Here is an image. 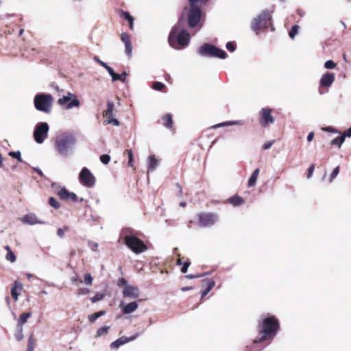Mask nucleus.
<instances>
[{
	"instance_id": "obj_23",
	"label": "nucleus",
	"mask_w": 351,
	"mask_h": 351,
	"mask_svg": "<svg viewBox=\"0 0 351 351\" xmlns=\"http://www.w3.org/2000/svg\"><path fill=\"white\" fill-rule=\"evenodd\" d=\"M142 300H138V302H132L122 307V313L123 314H130L135 311L138 308V302H141Z\"/></svg>"
},
{
	"instance_id": "obj_1",
	"label": "nucleus",
	"mask_w": 351,
	"mask_h": 351,
	"mask_svg": "<svg viewBox=\"0 0 351 351\" xmlns=\"http://www.w3.org/2000/svg\"><path fill=\"white\" fill-rule=\"evenodd\" d=\"M257 328L259 337L254 341V344L274 339L280 330V323L274 315H269L258 322Z\"/></svg>"
},
{
	"instance_id": "obj_7",
	"label": "nucleus",
	"mask_w": 351,
	"mask_h": 351,
	"mask_svg": "<svg viewBox=\"0 0 351 351\" xmlns=\"http://www.w3.org/2000/svg\"><path fill=\"white\" fill-rule=\"evenodd\" d=\"M271 16L269 11H263L251 23L252 29L258 33L259 30L267 29L271 25Z\"/></svg>"
},
{
	"instance_id": "obj_15",
	"label": "nucleus",
	"mask_w": 351,
	"mask_h": 351,
	"mask_svg": "<svg viewBox=\"0 0 351 351\" xmlns=\"http://www.w3.org/2000/svg\"><path fill=\"white\" fill-rule=\"evenodd\" d=\"M335 80V75L333 73L326 72L324 73L319 81L320 88L319 93L322 95L326 92L322 90L323 88H328L331 86Z\"/></svg>"
},
{
	"instance_id": "obj_63",
	"label": "nucleus",
	"mask_w": 351,
	"mask_h": 351,
	"mask_svg": "<svg viewBox=\"0 0 351 351\" xmlns=\"http://www.w3.org/2000/svg\"><path fill=\"white\" fill-rule=\"evenodd\" d=\"M180 254H178V258L177 259V265H181L184 262L182 261V258L180 257Z\"/></svg>"
},
{
	"instance_id": "obj_54",
	"label": "nucleus",
	"mask_w": 351,
	"mask_h": 351,
	"mask_svg": "<svg viewBox=\"0 0 351 351\" xmlns=\"http://www.w3.org/2000/svg\"><path fill=\"white\" fill-rule=\"evenodd\" d=\"M104 68L107 70V71L108 72L110 75L112 77L114 74L115 73L112 67L109 66L108 64L106 66H105Z\"/></svg>"
},
{
	"instance_id": "obj_11",
	"label": "nucleus",
	"mask_w": 351,
	"mask_h": 351,
	"mask_svg": "<svg viewBox=\"0 0 351 351\" xmlns=\"http://www.w3.org/2000/svg\"><path fill=\"white\" fill-rule=\"evenodd\" d=\"M218 219V215L214 213H201L198 215V224L201 227L212 226Z\"/></svg>"
},
{
	"instance_id": "obj_14",
	"label": "nucleus",
	"mask_w": 351,
	"mask_h": 351,
	"mask_svg": "<svg viewBox=\"0 0 351 351\" xmlns=\"http://www.w3.org/2000/svg\"><path fill=\"white\" fill-rule=\"evenodd\" d=\"M114 105L113 101H108L107 109L103 112L104 117L106 118V123L108 124H113L114 125L119 126L120 123L118 119L113 118V111Z\"/></svg>"
},
{
	"instance_id": "obj_49",
	"label": "nucleus",
	"mask_w": 351,
	"mask_h": 351,
	"mask_svg": "<svg viewBox=\"0 0 351 351\" xmlns=\"http://www.w3.org/2000/svg\"><path fill=\"white\" fill-rule=\"evenodd\" d=\"M191 265V262L189 259L184 261L182 264V267L181 268V271L183 274H186L188 269V267Z\"/></svg>"
},
{
	"instance_id": "obj_39",
	"label": "nucleus",
	"mask_w": 351,
	"mask_h": 351,
	"mask_svg": "<svg viewBox=\"0 0 351 351\" xmlns=\"http://www.w3.org/2000/svg\"><path fill=\"white\" fill-rule=\"evenodd\" d=\"M23 328L22 327H17V331L14 335L15 339L18 341H21L23 339Z\"/></svg>"
},
{
	"instance_id": "obj_6",
	"label": "nucleus",
	"mask_w": 351,
	"mask_h": 351,
	"mask_svg": "<svg viewBox=\"0 0 351 351\" xmlns=\"http://www.w3.org/2000/svg\"><path fill=\"white\" fill-rule=\"evenodd\" d=\"M53 98L49 94L40 93L34 97V104L36 110L49 113L51 112Z\"/></svg>"
},
{
	"instance_id": "obj_60",
	"label": "nucleus",
	"mask_w": 351,
	"mask_h": 351,
	"mask_svg": "<svg viewBox=\"0 0 351 351\" xmlns=\"http://www.w3.org/2000/svg\"><path fill=\"white\" fill-rule=\"evenodd\" d=\"M314 138V132H311L308 134V136H307V141L308 142H311Z\"/></svg>"
},
{
	"instance_id": "obj_51",
	"label": "nucleus",
	"mask_w": 351,
	"mask_h": 351,
	"mask_svg": "<svg viewBox=\"0 0 351 351\" xmlns=\"http://www.w3.org/2000/svg\"><path fill=\"white\" fill-rule=\"evenodd\" d=\"M235 48H236V47H235V45H234V43H232V42H228L226 43V49L228 51L232 52V51H234L235 50Z\"/></svg>"
},
{
	"instance_id": "obj_30",
	"label": "nucleus",
	"mask_w": 351,
	"mask_h": 351,
	"mask_svg": "<svg viewBox=\"0 0 351 351\" xmlns=\"http://www.w3.org/2000/svg\"><path fill=\"white\" fill-rule=\"evenodd\" d=\"M158 166V160L155 158L154 155H152L149 157V167L148 171H154Z\"/></svg>"
},
{
	"instance_id": "obj_3",
	"label": "nucleus",
	"mask_w": 351,
	"mask_h": 351,
	"mask_svg": "<svg viewBox=\"0 0 351 351\" xmlns=\"http://www.w3.org/2000/svg\"><path fill=\"white\" fill-rule=\"evenodd\" d=\"M208 0H189V9L187 13V23L191 27H195L201 21L202 11L201 6L208 2Z\"/></svg>"
},
{
	"instance_id": "obj_17",
	"label": "nucleus",
	"mask_w": 351,
	"mask_h": 351,
	"mask_svg": "<svg viewBox=\"0 0 351 351\" xmlns=\"http://www.w3.org/2000/svg\"><path fill=\"white\" fill-rule=\"evenodd\" d=\"M123 295L124 298L137 299L140 295L139 289L132 285L126 287L123 290Z\"/></svg>"
},
{
	"instance_id": "obj_59",
	"label": "nucleus",
	"mask_w": 351,
	"mask_h": 351,
	"mask_svg": "<svg viewBox=\"0 0 351 351\" xmlns=\"http://www.w3.org/2000/svg\"><path fill=\"white\" fill-rule=\"evenodd\" d=\"M322 130L330 132H337V130L332 127L324 128Z\"/></svg>"
},
{
	"instance_id": "obj_10",
	"label": "nucleus",
	"mask_w": 351,
	"mask_h": 351,
	"mask_svg": "<svg viewBox=\"0 0 351 351\" xmlns=\"http://www.w3.org/2000/svg\"><path fill=\"white\" fill-rule=\"evenodd\" d=\"M79 181L83 186L91 188L95 184L96 178L88 168L83 167L79 174Z\"/></svg>"
},
{
	"instance_id": "obj_20",
	"label": "nucleus",
	"mask_w": 351,
	"mask_h": 351,
	"mask_svg": "<svg viewBox=\"0 0 351 351\" xmlns=\"http://www.w3.org/2000/svg\"><path fill=\"white\" fill-rule=\"evenodd\" d=\"M121 40L125 44V53L130 57L132 52V45L130 36L128 33L123 32L121 34Z\"/></svg>"
},
{
	"instance_id": "obj_56",
	"label": "nucleus",
	"mask_w": 351,
	"mask_h": 351,
	"mask_svg": "<svg viewBox=\"0 0 351 351\" xmlns=\"http://www.w3.org/2000/svg\"><path fill=\"white\" fill-rule=\"evenodd\" d=\"M94 60L96 61L97 62H98L104 68L105 67V66L107 65L106 63H105L103 61L100 60L99 58L98 57H97V56L94 57Z\"/></svg>"
},
{
	"instance_id": "obj_58",
	"label": "nucleus",
	"mask_w": 351,
	"mask_h": 351,
	"mask_svg": "<svg viewBox=\"0 0 351 351\" xmlns=\"http://www.w3.org/2000/svg\"><path fill=\"white\" fill-rule=\"evenodd\" d=\"M57 234L60 238H62L64 236V232L63 231V229H62V228L58 229Z\"/></svg>"
},
{
	"instance_id": "obj_21",
	"label": "nucleus",
	"mask_w": 351,
	"mask_h": 351,
	"mask_svg": "<svg viewBox=\"0 0 351 351\" xmlns=\"http://www.w3.org/2000/svg\"><path fill=\"white\" fill-rule=\"evenodd\" d=\"M117 13L123 20L127 21L128 22L130 29L131 30H133L134 19L132 17V16H131V14L129 12H125L123 10H118Z\"/></svg>"
},
{
	"instance_id": "obj_41",
	"label": "nucleus",
	"mask_w": 351,
	"mask_h": 351,
	"mask_svg": "<svg viewBox=\"0 0 351 351\" xmlns=\"http://www.w3.org/2000/svg\"><path fill=\"white\" fill-rule=\"evenodd\" d=\"M300 27L299 25H293L289 34V36L291 38H294V37L297 35L298 32V29H299Z\"/></svg>"
},
{
	"instance_id": "obj_46",
	"label": "nucleus",
	"mask_w": 351,
	"mask_h": 351,
	"mask_svg": "<svg viewBox=\"0 0 351 351\" xmlns=\"http://www.w3.org/2000/svg\"><path fill=\"white\" fill-rule=\"evenodd\" d=\"M101 162L104 165H108L110 160V156L108 154H103L100 156Z\"/></svg>"
},
{
	"instance_id": "obj_9",
	"label": "nucleus",
	"mask_w": 351,
	"mask_h": 351,
	"mask_svg": "<svg viewBox=\"0 0 351 351\" xmlns=\"http://www.w3.org/2000/svg\"><path fill=\"white\" fill-rule=\"evenodd\" d=\"M272 112L273 110L268 107L263 108L259 111L258 121L262 127L267 128L274 123L275 118L272 115Z\"/></svg>"
},
{
	"instance_id": "obj_33",
	"label": "nucleus",
	"mask_w": 351,
	"mask_h": 351,
	"mask_svg": "<svg viewBox=\"0 0 351 351\" xmlns=\"http://www.w3.org/2000/svg\"><path fill=\"white\" fill-rule=\"evenodd\" d=\"M344 141H345L344 136H342L341 135V136H337V138H335L334 139L331 140L330 142V144L331 145H337L339 148H340L342 143Z\"/></svg>"
},
{
	"instance_id": "obj_22",
	"label": "nucleus",
	"mask_w": 351,
	"mask_h": 351,
	"mask_svg": "<svg viewBox=\"0 0 351 351\" xmlns=\"http://www.w3.org/2000/svg\"><path fill=\"white\" fill-rule=\"evenodd\" d=\"M215 282L212 279H204L202 280V286L206 287V289L202 293V298L205 297L215 287Z\"/></svg>"
},
{
	"instance_id": "obj_25",
	"label": "nucleus",
	"mask_w": 351,
	"mask_h": 351,
	"mask_svg": "<svg viewBox=\"0 0 351 351\" xmlns=\"http://www.w3.org/2000/svg\"><path fill=\"white\" fill-rule=\"evenodd\" d=\"M228 202L234 206H241L245 203L244 199L237 195L228 198Z\"/></svg>"
},
{
	"instance_id": "obj_29",
	"label": "nucleus",
	"mask_w": 351,
	"mask_h": 351,
	"mask_svg": "<svg viewBox=\"0 0 351 351\" xmlns=\"http://www.w3.org/2000/svg\"><path fill=\"white\" fill-rule=\"evenodd\" d=\"M243 123L241 120L233 121H226V122H223V123L217 124V125L213 126V128H217L223 127V126H230V125H243Z\"/></svg>"
},
{
	"instance_id": "obj_16",
	"label": "nucleus",
	"mask_w": 351,
	"mask_h": 351,
	"mask_svg": "<svg viewBox=\"0 0 351 351\" xmlns=\"http://www.w3.org/2000/svg\"><path fill=\"white\" fill-rule=\"evenodd\" d=\"M57 195L62 200L68 201L71 202H78V197L73 192H70L65 187H62L58 192Z\"/></svg>"
},
{
	"instance_id": "obj_47",
	"label": "nucleus",
	"mask_w": 351,
	"mask_h": 351,
	"mask_svg": "<svg viewBox=\"0 0 351 351\" xmlns=\"http://www.w3.org/2000/svg\"><path fill=\"white\" fill-rule=\"evenodd\" d=\"M117 285L123 287V289L129 286L128 285V281L124 278H121L117 280Z\"/></svg>"
},
{
	"instance_id": "obj_8",
	"label": "nucleus",
	"mask_w": 351,
	"mask_h": 351,
	"mask_svg": "<svg viewBox=\"0 0 351 351\" xmlns=\"http://www.w3.org/2000/svg\"><path fill=\"white\" fill-rule=\"evenodd\" d=\"M198 53L203 56L215 57L221 59H225L227 57V53L224 50L208 43L202 45L198 49Z\"/></svg>"
},
{
	"instance_id": "obj_57",
	"label": "nucleus",
	"mask_w": 351,
	"mask_h": 351,
	"mask_svg": "<svg viewBox=\"0 0 351 351\" xmlns=\"http://www.w3.org/2000/svg\"><path fill=\"white\" fill-rule=\"evenodd\" d=\"M203 275H193V274H188L185 276L186 278L188 279H193V278H197L199 277H202Z\"/></svg>"
},
{
	"instance_id": "obj_13",
	"label": "nucleus",
	"mask_w": 351,
	"mask_h": 351,
	"mask_svg": "<svg viewBox=\"0 0 351 351\" xmlns=\"http://www.w3.org/2000/svg\"><path fill=\"white\" fill-rule=\"evenodd\" d=\"M57 103L61 106H65L66 109H71L74 107L80 106V101L75 95L71 93H68L66 95L59 98Z\"/></svg>"
},
{
	"instance_id": "obj_45",
	"label": "nucleus",
	"mask_w": 351,
	"mask_h": 351,
	"mask_svg": "<svg viewBox=\"0 0 351 351\" xmlns=\"http://www.w3.org/2000/svg\"><path fill=\"white\" fill-rule=\"evenodd\" d=\"M339 167H335L333 171H332L330 176V180H329V182H332L333 181V180L337 177V176L339 174Z\"/></svg>"
},
{
	"instance_id": "obj_50",
	"label": "nucleus",
	"mask_w": 351,
	"mask_h": 351,
	"mask_svg": "<svg viewBox=\"0 0 351 351\" xmlns=\"http://www.w3.org/2000/svg\"><path fill=\"white\" fill-rule=\"evenodd\" d=\"M89 293H90V290L87 288H80V289H77V294L78 295H86Z\"/></svg>"
},
{
	"instance_id": "obj_64",
	"label": "nucleus",
	"mask_w": 351,
	"mask_h": 351,
	"mask_svg": "<svg viewBox=\"0 0 351 351\" xmlns=\"http://www.w3.org/2000/svg\"><path fill=\"white\" fill-rule=\"evenodd\" d=\"M62 229H63L64 232H66L69 230V227L67 226H64Z\"/></svg>"
},
{
	"instance_id": "obj_43",
	"label": "nucleus",
	"mask_w": 351,
	"mask_h": 351,
	"mask_svg": "<svg viewBox=\"0 0 351 351\" xmlns=\"http://www.w3.org/2000/svg\"><path fill=\"white\" fill-rule=\"evenodd\" d=\"M8 154L11 157L17 159L19 162H23V160H22L21 156V152L19 151H17V152H9Z\"/></svg>"
},
{
	"instance_id": "obj_36",
	"label": "nucleus",
	"mask_w": 351,
	"mask_h": 351,
	"mask_svg": "<svg viewBox=\"0 0 351 351\" xmlns=\"http://www.w3.org/2000/svg\"><path fill=\"white\" fill-rule=\"evenodd\" d=\"M124 155L127 154L128 157V165L129 167H133V152L132 149H126L124 153Z\"/></svg>"
},
{
	"instance_id": "obj_12",
	"label": "nucleus",
	"mask_w": 351,
	"mask_h": 351,
	"mask_svg": "<svg viewBox=\"0 0 351 351\" xmlns=\"http://www.w3.org/2000/svg\"><path fill=\"white\" fill-rule=\"evenodd\" d=\"M48 132L49 125L47 123H38L36 125L35 130L34 131V138L35 141L39 144L43 143L47 136Z\"/></svg>"
},
{
	"instance_id": "obj_19",
	"label": "nucleus",
	"mask_w": 351,
	"mask_h": 351,
	"mask_svg": "<svg viewBox=\"0 0 351 351\" xmlns=\"http://www.w3.org/2000/svg\"><path fill=\"white\" fill-rule=\"evenodd\" d=\"M23 288V284L18 280H15L12 284L10 293L15 302L19 300V296L21 295Z\"/></svg>"
},
{
	"instance_id": "obj_31",
	"label": "nucleus",
	"mask_w": 351,
	"mask_h": 351,
	"mask_svg": "<svg viewBox=\"0 0 351 351\" xmlns=\"http://www.w3.org/2000/svg\"><path fill=\"white\" fill-rule=\"evenodd\" d=\"M5 249L7 250L8 253L6 254V259L11 263H14L16 261V256L14 252L12 251L9 245H6Z\"/></svg>"
},
{
	"instance_id": "obj_40",
	"label": "nucleus",
	"mask_w": 351,
	"mask_h": 351,
	"mask_svg": "<svg viewBox=\"0 0 351 351\" xmlns=\"http://www.w3.org/2000/svg\"><path fill=\"white\" fill-rule=\"evenodd\" d=\"M93 277L91 276L90 274H86L84 275V282L87 285H89V286H92L93 285Z\"/></svg>"
},
{
	"instance_id": "obj_52",
	"label": "nucleus",
	"mask_w": 351,
	"mask_h": 351,
	"mask_svg": "<svg viewBox=\"0 0 351 351\" xmlns=\"http://www.w3.org/2000/svg\"><path fill=\"white\" fill-rule=\"evenodd\" d=\"M314 169H315V165L311 164V165L309 167V168L308 169L307 176H306L307 178H310L313 176Z\"/></svg>"
},
{
	"instance_id": "obj_4",
	"label": "nucleus",
	"mask_w": 351,
	"mask_h": 351,
	"mask_svg": "<svg viewBox=\"0 0 351 351\" xmlns=\"http://www.w3.org/2000/svg\"><path fill=\"white\" fill-rule=\"evenodd\" d=\"M125 245L134 253L139 254L145 251L147 247L144 242L132 234V230L126 228L123 230Z\"/></svg>"
},
{
	"instance_id": "obj_48",
	"label": "nucleus",
	"mask_w": 351,
	"mask_h": 351,
	"mask_svg": "<svg viewBox=\"0 0 351 351\" xmlns=\"http://www.w3.org/2000/svg\"><path fill=\"white\" fill-rule=\"evenodd\" d=\"M336 66V63L332 60H327L324 64V67L327 69H332Z\"/></svg>"
},
{
	"instance_id": "obj_32",
	"label": "nucleus",
	"mask_w": 351,
	"mask_h": 351,
	"mask_svg": "<svg viewBox=\"0 0 351 351\" xmlns=\"http://www.w3.org/2000/svg\"><path fill=\"white\" fill-rule=\"evenodd\" d=\"M105 314H106L105 311H100L96 312L95 313H93V314L88 315V321L90 323H93L95 322V320L97 318H99V317H101L102 315H104Z\"/></svg>"
},
{
	"instance_id": "obj_28",
	"label": "nucleus",
	"mask_w": 351,
	"mask_h": 351,
	"mask_svg": "<svg viewBox=\"0 0 351 351\" xmlns=\"http://www.w3.org/2000/svg\"><path fill=\"white\" fill-rule=\"evenodd\" d=\"M32 316V313L31 312H28V313H23L19 319H18V322H17V327H22L23 328V325L27 322V319Z\"/></svg>"
},
{
	"instance_id": "obj_42",
	"label": "nucleus",
	"mask_w": 351,
	"mask_h": 351,
	"mask_svg": "<svg viewBox=\"0 0 351 351\" xmlns=\"http://www.w3.org/2000/svg\"><path fill=\"white\" fill-rule=\"evenodd\" d=\"M105 297L104 293H97L95 294L94 297H93L90 300L93 303L97 302L98 301L102 300Z\"/></svg>"
},
{
	"instance_id": "obj_53",
	"label": "nucleus",
	"mask_w": 351,
	"mask_h": 351,
	"mask_svg": "<svg viewBox=\"0 0 351 351\" xmlns=\"http://www.w3.org/2000/svg\"><path fill=\"white\" fill-rule=\"evenodd\" d=\"M274 142H275V140L266 142L265 143L263 144V149H269L273 145Z\"/></svg>"
},
{
	"instance_id": "obj_5",
	"label": "nucleus",
	"mask_w": 351,
	"mask_h": 351,
	"mask_svg": "<svg viewBox=\"0 0 351 351\" xmlns=\"http://www.w3.org/2000/svg\"><path fill=\"white\" fill-rule=\"evenodd\" d=\"M75 142V139L71 135L63 134L57 136L55 140L56 149L60 154L66 156Z\"/></svg>"
},
{
	"instance_id": "obj_62",
	"label": "nucleus",
	"mask_w": 351,
	"mask_h": 351,
	"mask_svg": "<svg viewBox=\"0 0 351 351\" xmlns=\"http://www.w3.org/2000/svg\"><path fill=\"white\" fill-rule=\"evenodd\" d=\"M71 281H72L73 282H78V281H79L80 283H82V282H83V281H82V280H79V279H78L77 276L73 277V278H71Z\"/></svg>"
},
{
	"instance_id": "obj_37",
	"label": "nucleus",
	"mask_w": 351,
	"mask_h": 351,
	"mask_svg": "<svg viewBox=\"0 0 351 351\" xmlns=\"http://www.w3.org/2000/svg\"><path fill=\"white\" fill-rule=\"evenodd\" d=\"M110 327L108 326H104L103 327L99 328L96 333V337H99L103 335H106L108 332Z\"/></svg>"
},
{
	"instance_id": "obj_27",
	"label": "nucleus",
	"mask_w": 351,
	"mask_h": 351,
	"mask_svg": "<svg viewBox=\"0 0 351 351\" xmlns=\"http://www.w3.org/2000/svg\"><path fill=\"white\" fill-rule=\"evenodd\" d=\"M260 169H256L253 173H252L251 176L250 177L248 182H247V186L249 187L254 186L256 184L257 178L259 175Z\"/></svg>"
},
{
	"instance_id": "obj_34",
	"label": "nucleus",
	"mask_w": 351,
	"mask_h": 351,
	"mask_svg": "<svg viewBox=\"0 0 351 351\" xmlns=\"http://www.w3.org/2000/svg\"><path fill=\"white\" fill-rule=\"evenodd\" d=\"M36 345V340L34 334H31L28 338V345L27 351H34Z\"/></svg>"
},
{
	"instance_id": "obj_38",
	"label": "nucleus",
	"mask_w": 351,
	"mask_h": 351,
	"mask_svg": "<svg viewBox=\"0 0 351 351\" xmlns=\"http://www.w3.org/2000/svg\"><path fill=\"white\" fill-rule=\"evenodd\" d=\"M49 204L55 209H59L61 206L60 204L53 197H49Z\"/></svg>"
},
{
	"instance_id": "obj_61",
	"label": "nucleus",
	"mask_w": 351,
	"mask_h": 351,
	"mask_svg": "<svg viewBox=\"0 0 351 351\" xmlns=\"http://www.w3.org/2000/svg\"><path fill=\"white\" fill-rule=\"evenodd\" d=\"M192 289H193L192 287H184L181 288L182 291H189V290H192Z\"/></svg>"
},
{
	"instance_id": "obj_18",
	"label": "nucleus",
	"mask_w": 351,
	"mask_h": 351,
	"mask_svg": "<svg viewBox=\"0 0 351 351\" xmlns=\"http://www.w3.org/2000/svg\"><path fill=\"white\" fill-rule=\"evenodd\" d=\"M138 336H139L138 333H137L133 336H131L130 337H126L123 336V337L119 338L118 339H117L116 341H113L110 344V347H111V348H114V349L119 348L121 346L136 339Z\"/></svg>"
},
{
	"instance_id": "obj_24",
	"label": "nucleus",
	"mask_w": 351,
	"mask_h": 351,
	"mask_svg": "<svg viewBox=\"0 0 351 351\" xmlns=\"http://www.w3.org/2000/svg\"><path fill=\"white\" fill-rule=\"evenodd\" d=\"M162 125L167 129L171 130L173 128V121L172 115L170 113L164 114L162 118Z\"/></svg>"
},
{
	"instance_id": "obj_44",
	"label": "nucleus",
	"mask_w": 351,
	"mask_h": 351,
	"mask_svg": "<svg viewBox=\"0 0 351 351\" xmlns=\"http://www.w3.org/2000/svg\"><path fill=\"white\" fill-rule=\"evenodd\" d=\"M165 85L160 82H155L152 85V88L156 90H162L165 88Z\"/></svg>"
},
{
	"instance_id": "obj_2",
	"label": "nucleus",
	"mask_w": 351,
	"mask_h": 351,
	"mask_svg": "<svg viewBox=\"0 0 351 351\" xmlns=\"http://www.w3.org/2000/svg\"><path fill=\"white\" fill-rule=\"evenodd\" d=\"M184 15L182 14L178 23L171 29L168 42L173 48L180 49V47H184L189 45L190 35L184 27Z\"/></svg>"
},
{
	"instance_id": "obj_26",
	"label": "nucleus",
	"mask_w": 351,
	"mask_h": 351,
	"mask_svg": "<svg viewBox=\"0 0 351 351\" xmlns=\"http://www.w3.org/2000/svg\"><path fill=\"white\" fill-rule=\"evenodd\" d=\"M23 221L30 225L41 223V221L38 219L37 217L34 214H27L25 215L23 217Z\"/></svg>"
},
{
	"instance_id": "obj_35",
	"label": "nucleus",
	"mask_w": 351,
	"mask_h": 351,
	"mask_svg": "<svg viewBox=\"0 0 351 351\" xmlns=\"http://www.w3.org/2000/svg\"><path fill=\"white\" fill-rule=\"evenodd\" d=\"M126 76L127 73L125 71L123 72L121 74H117L115 73L112 79L113 81L119 80L122 82H125L126 80Z\"/></svg>"
},
{
	"instance_id": "obj_55",
	"label": "nucleus",
	"mask_w": 351,
	"mask_h": 351,
	"mask_svg": "<svg viewBox=\"0 0 351 351\" xmlns=\"http://www.w3.org/2000/svg\"><path fill=\"white\" fill-rule=\"evenodd\" d=\"M341 136H344V140L346 137H351V127L348 130L345 131Z\"/></svg>"
}]
</instances>
